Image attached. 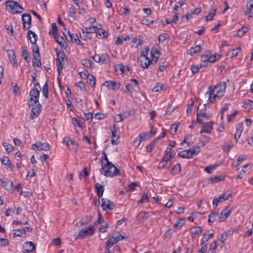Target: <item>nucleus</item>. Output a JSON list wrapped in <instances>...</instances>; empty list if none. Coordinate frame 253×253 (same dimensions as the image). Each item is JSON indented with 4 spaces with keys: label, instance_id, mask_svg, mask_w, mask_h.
Returning a JSON list of instances; mask_svg holds the SVG:
<instances>
[{
    "label": "nucleus",
    "instance_id": "0eeeda50",
    "mask_svg": "<svg viewBox=\"0 0 253 253\" xmlns=\"http://www.w3.org/2000/svg\"><path fill=\"white\" fill-rule=\"evenodd\" d=\"M56 55V64L57 66V71L58 74H60L63 67V65L64 64V62L66 59V55L63 52H57Z\"/></svg>",
    "mask_w": 253,
    "mask_h": 253
},
{
    "label": "nucleus",
    "instance_id": "c9c22d12",
    "mask_svg": "<svg viewBox=\"0 0 253 253\" xmlns=\"http://www.w3.org/2000/svg\"><path fill=\"white\" fill-rule=\"evenodd\" d=\"M54 38L55 41L60 45L61 47L64 45V40L62 37H59L58 35H55Z\"/></svg>",
    "mask_w": 253,
    "mask_h": 253
},
{
    "label": "nucleus",
    "instance_id": "680f3d73",
    "mask_svg": "<svg viewBox=\"0 0 253 253\" xmlns=\"http://www.w3.org/2000/svg\"><path fill=\"white\" fill-rule=\"evenodd\" d=\"M96 30H97V28L95 26H91L89 27H86L85 32L87 34L96 33Z\"/></svg>",
    "mask_w": 253,
    "mask_h": 253
},
{
    "label": "nucleus",
    "instance_id": "864d4df0",
    "mask_svg": "<svg viewBox=\"0 0 253 253\" xmlns=\"http://www.w3.org/2000/svg\"><path fill=\"white\" fill-rule=\"evenodd\" d=\"M202 67H203L202 65H193L191 67V70L193 74H195L197 73L200 69Z\"/></svg>",
    "mask_w": 253,
    "mask_h": 253
},
{
    "label": "nucleus",
    "instance_id": "39448f33",
    "mask_svg": "<svg viewBox=\"0 0 253 253\" xmlns=\"http://www.w3.org/2000/svg\"><path fill=\"white\" fill-rule=\"evenodd\" d=\"M199 151V147L198 146H194L190 149L180 152L178 154V156L182 158L190 159L192 158L194 156L197 155Z\"/></svg>",
    "mask_w": 253,
    "mask_h": 253
},
{
    "label": "nucleus",
    "instance_id": "b1692460",
    "mask_svg": "<svg viewBox=\"0 0 253 253\" xmlns=\"http://www.w3.org/2000/svg\"><path fill=\"white\" fill-rule=\"evenodd\" d=\"M7 55L10 63L14 66H17V63L15 59V55L13 50H7Z\"/></svg>",
    "mask_w": 253,
    "mask_h": 253
},
{
    "label": "nucleus",
    "instance_id": "e433bc0d",
    "mask_svg": "<svg viewBox=\"0 0 253 253\" xmlns=\"http://www.w3.org/2000/svg\"><path fill=\"white\" fill-rule=\"evenodd\" d=\"M111 235L117 240V242H119L125 239V237L123 235H122L119 232L117 231L113 232Z\"/></svg>",
    "mask_w": 253,
    "mask_h": 253
},
{
    "label": "nucleus",
    "instance_id": "20e7f679",
    "mask_svg": "<svg viewBox=\"0 0 253 253\" xmlns=\"http://www.w3.org/2000/svg\"><path fill=\"white\" fill-rule=\"evenodd\" d=\"M4 3L6 6V10L11 13H21L23 10V7L16 1L7 0Z\"/></svg>",
    "mask_w": 253,
    "mask_h": 253
},
{
    "label": "nucleus",
    "instance_id": "49530a36",
    "mask_svg": "<svg viewBox=\"0 0 253 253\" xmlns=\"http://www.w3.org/2000/svg\"><path fill=\"white\" fill-rule=\"evenodd\" d=\"M201 49V47L200 45H196L195 47H191L189 51L190 52V54L191 55L194 54L197 52L200 51Z\"/></svg>",
    "mask_w": 253,
    "mask_h": 253
},
{
    "label": "nucleus",
    "instance_id": "a18cd8bd",
    "mask_svg": "<svg viewBox=\"0 0 253 253\" xmlns=\"http://www.w3.org/2000/svg\"><path fill=\"white\" fill-rule=\"evenodd\" d=\"M40 56H36L35 58H33V66H34V67H39L41 66V61L40 59Z\"/></svg>",
    "mask_w": 253,
    "mask_h": 253
},
{
    "label": "nucleus",
    "instance_id": "423d86ee",
    "mask_svg": "<svg viewBox=\"0 0 253 253\" xmlns=\"http://www.w3.org/2000/svg\"><path fill=\"white\" fill-rule=\"evenodd\" d=\"M95 228L93 226H90L87 228H84L81 229L78 233V235L75 237V239L79 238H85L88 236L94 234Z\"/></svg>",
    "mask_w": 253,
    "mask_h": 253
},
{
    "label": "nucleus",
    "instance_id": "ddd939ff",
    "mask_svg": "<svg viewBox=\"0 0 253 253\" xmlns=\"http://www.w3.org/2000/svg\"><path fill=\"white\" fill-rule=\"evenodd\" d=\"M101 201V207L104 211H111L113 209V207H114L113 203L107 199L102 198Z\"/></svg>",
    "mask_w": 253,
    "mask_h": 253
},
{
    "label": "nucleus",
    "instance_id": "412c9836",
    "mask_svg": "<svg viewBox=\"0 0 253 253\" xmlns=\"http://www.w3.org/2000/svg\"><path fill=\"white\" fill-rule=\"evenodd\" d=\"M203 228L201 226L192 227L190 231V234L192 238H194L202 233Z\"/></svg>",
    "mask_w": 253,
    "mask_h": 253
},
{
    "label": "nucleus",
    "instance_id": "79ce46f5",
    "mask_svg": "<svg viewBox=\"0 0 253 253\" xmlns=\"http://www.w3.org/2000/svg\"><path fill=\"white\" fill-rule=\"evenodd\" d=\"M42 93L46 99L48 98V87L47 82H46L44 85L42 86Z\"/></svg>",
    "mask_w": 253,
    "mask_h": 253
},
{
    "label": "nucleus",
    "instance_id": "f03ea898",
    "mask_svg": "<svg viewBox=\"0 0 253 253\" xmlns=\"http://www.w3.org/2000/svg\"><path fill=\"white\" fill-rule=\"evenodd\" d=\"M226 88V84L224 82L219 83L214 87L210 86L205 95L208 96V100L210 102L213 103L216 99H219L224 95Z\"/></svg>",
    "mask_w": 253,
    "mask_h": 253
},
{
    "label": "nucleus",
    "instance_id": "4d7b16f0",
    "mask_svg": "<svg viewBox=\"0 0 253 253\" xmlns=\"http://www.w3.org/2000/svg\"><path fill=\"white\" fill-rule=\"evenodd\" d=\"M216 13V10L215 9H213L212 11H211L210 13L208 14V15L206 17V20L208 21H211V20L214 17L215 14Z\"/></svg>",
    "mask_w": 253,
    "mask_h": 253
},
{
    "label": "nucleus",
    "instance_id": "6e6d98bb",
    "mask_svg": "<svg viewBox=\"0 0 253 253\" xmlns=\"http://www.w3.org/2000/svg\"><path fill=\"white\" fill-rule=\"evenodd\" d=\"M185 224V220L183 219H179L177 220L174 226L177 228H180Z\"/></svg>",
    "mask_w": 253,
    "mask_h": 253
},
{
    "label": "nucleus",
    "instance_id": "8fccbe9b",
    "mask_svg": "<svg viewBox=\"0 0 253 253\" xmlns=\"http://www.w3.org/2000/svg\"><path fill=\"white\" fill-rule=\"evenodd\" d=\"M253 101L251 100H247L245 102L243 107L248 111H250L252 108Z\"/></svg>",
    "mask_w": 253,
    "mask_h": 253
},
{
    "label": "nucleus",
    "instance_id": "5701e85b",
    "mask_svg": "<svg viewBox=\"0 0 253 253\" xmlns=\"http://www.w3.org/2000/svg\"><path fill=\"white\" fill-rule=\"evenodd\" d=\"M151 55L152 57V60L155 64L157 63L158 59L160 56V53L159 51L156 48H153L151 50Z\"/></svg>",
    "mask_w": 253,
    "mask_h": 253
},
{
    "label": "nucleus",
    "instance_id": "603ef678",
    "mask_svg": "<svg viewBox=\"0 0 253 253\" xmlns=\"http://www.w3.org/2000/svg\"><path fill=\"white\" fill-rule=\"evenodd\" d=\"M213 236V233H211L209 235H207L206 234H204L203 235V238L201 239V242L205 243L208 242L209 240H210L211 238H212Z\"/></svg>",
    "mask_w": 253,
    "mask_h": 253
},
{
    "label": "nucleus",
    "instance_id": "7c9ffc66",
    "mask_svg": "<svg viewBox=\"0 0 253 253\" xmlns=\"http://www.w3.org/2000/svg\"><path fill=\"white\" fill-rule=\"evenodd\" d=\"M233 147V144L231 141H229L222 146V149L225 152H229L231 148Z\"/></svg>",
    "mask_w": 253,
    "mask_h": 253
},
{
    "label": "nucleus",
    "instance_id": "393cba45",
    "mask_svg": "<svg viewBox=\"0 0 253 253\" xmlns=\"http://www.w3.org/2000/svg\"><path fill=\"white\" fill-rule=\"evenodd\" d=\"M243 130V123H239L237 124L236 126V131L234 134V138L237 141L238 139L240 137L241 135Z\"/></svg>",
    "mask_w": 253,
    "mask_h": 253
},
{
    "label": "nucleus",
    "instance_id": "4c0bfd02",
    "mask_svg": "<svg viewBox=\"0 0 253 253\" xmlns=\"http://www.w3.org/2000/svg\"><path fill=\"white\" fill-rule=\"evenodd\" d=\"M1 183V186L5 189H8L12 184V182L10 180H6V181H3L2 180V181H0Z\"/></svg>",
    "mask_w": 253,
    "mask_h": 253
},
{
    "label": "nucleus",
    "instance_id": "0e129e2a",
    "mask_svg": "<svg viewBox=\"0 0 253 253\" xmlns=\"http://www.w3.org/2000/svg\"><path fill=\"white\" fill-rule=\"evenodd\" d=\"M61 242L59 238H54L51 240L50 245L51 246H59L61 244Z\"/></svg>",
    "mask_w": 253,
    "mask_h": 253
},
{
    "label": "nucleus",
    "instance_id": "f257e3e1",
    "mask_svg": "<svg viewBox=\"0 0 253 253\" xmlns=\"http://www.w3.org/2000/svg\"><path fill=\"white\" fill-rule=\"evenodd\" d=\"M39 90L36 87L32 88L29 92V99L27 100L29 106L32 107L30 115V119L34 120L40 114L42 105L39 101Z\"/></svg>",
    "mask_w": 253,
    "mask_h": 253
},
{
    "label": "nucleus",
    "instance_id": "ea45409f",
    "mask_svg": "<svg viewBox=\"0 0 253 253\" xmlns=\"http://www.w3.org/2000/svg\"><path fill=\"white\" fill-rule=\"evenodd\" d=\"M11 85L13 88V93L15 95H19L20 94V89L17 84L15 83H11Z\"/></svg>",
    "mask_w": 253,
    "mask_h": 253
},
{
    "label": "nucleus",
    "instance_id": "6e6552de",
    "mask_svg": "<svg viewBox=\"0 0 253 253\" xmlns=\"http://www.w3.org/2000/svg\"><path fill=\"white\" fill-rule=\"evenodd\" d=\"M65 32L67 33V34H68V36L66 35V34L65 33V32H63V34L68 42H75L79 45L80 44V41L77 34H71L69 31H68L67 29H65Z\"/></svg>",
    "mask_w": 253,
    "mask_h": 253
},
{
    "label": "nucleus",
    "instance_id": "c756f323",
    "mask_svg": "<svg viewBox=\"0 0 253 253\" xmlns=\"http://www.w3.org/2000/svg\"><path fill=\"white\" fill-rule=\"evenodd\" d=\"M241 51V48L238 47L235 49H232L230 50L228 53L227 55L229 56L230 57L233 58L236 57Z\"/></svg>",
    "mask_w": 253,
    "mask_h": 253
},
{
    "label": "nucleus",
    "instance_id": "338daca9",
    "mask_svg": "<svg viewBox=\"0 0 253 253\" xmlns=\"http://www.w3.org/2000/svg\"><path fill=\"white\" fill-rule=\"evenodd\" d=\"M169 65V63L168 62L164 61L160 65L159 70L161 72H163Z\"/></svg>",
    "mask_w": 253,
    "mask_h": 253
},
{
    "label": "nucleus",
    "instance_id": "f3484780",
    "mask_svg": "<svg viewBox=\"0 0 253 253\" xmlns=\"http://www.w3.org/2000/svg\"><path fill=\"white\" fill-rule=\"evenodd\" d=\"M245 15H248L249 18L253 17V0H250L246 5V8L244 10Z\"/></svg>",
    "mask_w": 253,
    "mask_h": 253
},
{
    "label": "nucleus",
    "instance_id": "6ab92c4d",
    "mask_svg": "<svg viewBox=\"0 0 253 253\" xmlns=\"http://www.w3.org/2000/svg\"><path fill=\"white\" fill-rule=\"evenodd\" d=\"M118 242L111 235L109 239L106 242L105 253H110V248Z\"/></svg>",
    "mask_w": 253,
    "mask_h": 253
},
{
    "label": "nucleus",
    "instance_id": "bb28decb",
    "mask_svg": "<svg viewBox=\"0 0 253 253\" xmlns=\"http://www.w3.org/2000/svg\"><path fill=\"white\" fill-rule=\"evenodd\" d=\"M28 38L30 41V42L32 44H36L37 42V35L36 34L32 31L31 30H29L28 32Z\"/></svg>",
    "mask_w": 253,
    "mask_h": 253
},
{
    "label": "nucleus",
    "instance_id": "dca6fc26",
    "mask_svg": "<svg viewBox=\"0 0 253 253\" xmlns=\"http://www.w3.org/2000/svg\"><path fill=\"white\" fill-rule=\"evenodd\" d=\"M104 85L110 89L117 90L120 88L121 86L120 83H118L115 81H106L104 83Z\"/></svg>",
    "mask_w": 253,
    "mask_h": 253
},
{
    "label": "nucleus",
    "instance_id": "4468645a",
    "mask_svg": "<svg viewBox=\"0 0 253 253\" xmlns=\"http://www.w3.org/2000/svg\"><path fill=\"white\" fill-rule=\"evenodd\" d=\"M214 124V122L212 121H211L205 123L202 129L201 130L200 133H211L213 128V125Z\"/></svg>",
    "mask_w": 253,
    "mask_h": 253
},
{
    "label": "nucleus",
    "instance_id": "a878e982",
    "mask_svg": "<svg viewBox=\"0 0 253 253\" xmlns=\"http://www.w3.org/2000/svg\"><path fill=\"white\" fill-rule=\"evenodd\" d=\"M95 188L96 189L97 195L98 196V198H101L104 191V186L99 184L98 183H97L95 185Z\"/></svg>",
    "mask_w": 253,
    "mask_h": 253
},
{
    "label": "nucleus",
    "instance_id": "9d476101",
    "mask_svg": "<svg viewBox=\"0 0 253 253\" xmlns=\"http://www.w3.org/2000/svg\"><path fill=\"white\" fill-rule=\"evenodd\" d=\"M232 196L231 193L226 192L221 195H220L218 197L215 198L213 200L212 204L216 207L218 205V203L220 202H223L225 200H227Z\"/></svg>",
    "mask_w": 253,
    "mask_h": 253
},
{
    "label": "nucleus",
    "instance_id": "1a4fd4ad",
    "mask_svg": "<svg viewBox=\"0 0 253 253\" xmlns=\"http://www.w3.org/2000/svg\"><path fill=\"white\" fill-rule=\"evenodd\" d=\"M23 28L24 30H28L31 26V16L29 13H24L22 15Z\"/></svg>",
    "mask_w": 253,
    "mask_h": 253
},
{
    "label": "nucleus",
    "instance_id": "cd10ccee",
    "mask_svg": "<svg viewBox=\"0 0 253 253\" xmlns=\"http://www.w3.org/2000/svg\"><path fill=\"white\" fill-rule=\"evenodd\" d=\"M25 252L30 253L35 249V245L32 242H26L25 243Z\"/></svg>",
    "mask_w": 253,
    "mask_h": 253
},
{
    "label": "nucleus",
    "instance_id": "13d9d810",
    "mask_svg": "<svg viewBox=\"0 0 253 253\" xmlns=\"http://www.w3.org/2000/svg\"><path fill=\"white\" fill-rule=\"evenodd\" d=\"M5 27L7 31V34L10 36L14 35L13 27L11 25L6 24Z\"/></svg>",
    "mask_w": 253,
    "mask_h": 253
},
{
    "label": "nucleus",
    "instance_id": "a19ab883",
    "mask_svg": "<svg viewBox=\"0 0 253 253\" xmlns=\"http://www.w3.org/2000/svg\"><path fill=\"white\" fill-rule=\"evenodd\" d=\"M92 217L90 215H86L85 217L83 218L80 220L81 225L87 224L89 222L91 221Z\"/></svg>",
    "mask_w": 253,
    "mask_h": 253
},
{
    "label": "nucleus",
    "instance_id": "473e14b6",
    "mask_svg": "<svg viewBox=\"0 0 253 253\" xmlns=\"http://www.w3.org/2000/svg\"><path fill=\"white\" fill-rule=\"evenodd\" d=\"M225 176L223 175H216L213 177H211L209 180L211 181L212 183H217L218 181H223L224 180Z\"/></svg>",
    "mask_w": 253,
    "mask_h": 253
},
{
    "label": "nucleus",
    "instance_id": "7ed1b4c3",
    "mask_svg": "<svg viewBox=\"0 0 253 253\" xmlns=\"http://www.w3.org/2000/svg\"><path fill=\"white\" fill-rule=\"evenodd\" d=\"M100 171L107 177H112L120 175V171L111 162H108L104 166H102Z\"/></svg>",
    "mask_w": 253,
    "mask_h": 253
},
{
    "label": "nucleus",
    "instance_id": "de8ad7c7",
    "mask_svg": "<svg viewBox=\"0 0 253 253\" xmlns=\"http://www.w3.org/2000/svg\"><path fill=\"white\" fill-rule=\"evenodd\" d=\"M149 198L148 195L146 193H144L142 196L141 198L137 201V204H142L148 202Z\"/></svg>",
    "mask_w": 253,
    "mask_h": 253
},
{
    "label": "nucleus",
    "instance_id": "58836bf2",
    "mask_svg": "<svg viewBox=\"0 0 253 253\" xmlns=\"http://www.w3.org/2000/svg\"><path fill=\"white\" fill-rule=\"evenodd\" d=\"M248 31V28L247 27H243L237 31L236 36L238 37H242Z\"/></svg>",
    "mask_w": 253,
    "mask_h": 253
},
{
    "label": "nucleus",
    "instance_id": "774afa93",
    "mask_svg": "<svg viewBox=\"0 0 253 253\" xmlns=\"http://www.w3.org/2000/svg\"><path fill=\"white\" fill-rule=\"evenodd\" d=\"M201 249L199 251L200 253H206L207 250V244L201 242Z\"/></svg>",
    "mask_w": 253,
    "mask_h": 253
},
{
    "label": "nucleus",
    "instance_id": "5fc2aeb1",
    "mask_svg": "<svg viewBox=\"0 0 253 253\" xmlns=\"http://www.w3.org/2000/svg\"><path fill=\"white\" fill-rule=\"evenodd\" d=\"M217 167L216 165H211L205 168L204 171H206L209 173H211V172L216 168Z\"/></svg>",
    "mask_w": 253,
    "mask_h": 253
},
{
    "label": "nucleus",
    "instance_id": "bf43d9fd",
    "mask_svg": "<svg viewBox=\"0 0 253 253\" xmlns=\"http://www.w3.org/2000/svg\"><path fill=\"white\" fill-rule=\"evenodd\" d=\"M22 56L24 60L27 62H29V60L28 59V52L25 47H22Z\"/></svg>",
    "mask_w": 253,
    "mask_h": 253
},
{
    "label": "nucleus",
    "instance_id": "e2e57ef3",
    "mask_svg": "<svg viewBox=\"0 0 253 253\" xmlns=\"http://www.w3.org/2000/svg\"><path fill=\"white\" fill-rule=\"evenodd\" d=\"M185 2V0H179L175 4L173 8V10L177 11L179 7H180L183 4H184Z\"/></svg>",
    "mask_w": 253,
    "mask_h": 253
},
{
    "label": "nucleus",
    "instance_id": "9b49d317",
    "mask_svg": "<svg viewBox=\"0 0 253 253\" xmlns=\"http://www.w3.org/2000/svg\"><path fill=\"white\" fill-rule=\"evenodd\" d=\"M32 148L35 150L41 151H49L50 148L49 144L47 143H42L37 142L33 144L32 146Z\"/></svg>",
    "mask_w": 253,
    "mask_h": 253
},
{
    "label": "nucleus",
    "instance_id": "f704fd0d",
    "mask_svg": "<svg viewBox=\"0 0 253 253\" xmlns=\"http://www.w3.org/2000/svg\"><path fill=\"white\" fill-rule=\"evenodd\" d=\"M32 50L33 52V58H35L36 56H40L39 48L38 45L36 44H32Z\"/></svg>",
    "mask_w": 253,
    "mask_h": 253
},
{
    "label": "nucleus",
    "instance_id": "aec40b11",
    "mask_svg": "<svg viewBox=\"0 0 253 253\" xmlns=\"http://www.w3.org/2000/svg\"><path fill=\"white\" fill-rule=\"evenodd\" d=\"M232 211V209L229 207H227L221 212L219 216V221L222 222L224 221L230 215Z\"/></svg>",
    "mask_w": 253,
    "mask_h": 253
},
{
    "label": "nucleus",
    "instance_id": "37998d69",
    "mask_svg": "<svg viewBox=\"0 0 253 253\" xmlns=\"http://www.w3.org/2000/svg\"><path fill=\"white\" fill-rule=\"evenodd\" d=\"M181 171V165L180 164H176L171 169V173L175 175L179 173Z\"/></svg>",
    "mask_w": 253,
    "mask_h": 253
},
{
    "label": "nucleus",
    "instance_id": "09e8293b",
    "mask_svg": "<svg viewBox=\"0 0 253 253\" xmlns=\"http://www.w3.org/2000/svg\"><path fill=\"white\" fill-rule=\"evenodd\" d=\"M49 34H52L53 36L57 35V27L55 23H53L51 25V30L49 32Z\"/></svg>",
    "mask_w": 253,
    "mask_h": 253
},
{
    "label": "nucleus",
    "instance_id": "4be33fe9",
    "mask_svg": "<svg viewBox=\"0 0 253 253\" xmlns=\"http://www.w3.org/2000/svg\"><path fill=\"white\" fill-rule=\"evenodd\" d=\"M151 55L152 57V60L155 64L157 63L158 59L160 56V53L159 51L156 48H153L151 50Z\"/></svg>",
    "mask_w": 253,
    "mask_h": 253
},
{
    "label": "nucleus",
    "instance_id": "2eb2a0df",
    "mask_svg": "<svg viewBox=\"0 0 253 253\" xmlns=\"http://www.w3.org/2000/svg\"><path fill=\"white\" fill-rule=\"evenodd\" d=\"M116 126V125L113 124V126L110 128L112 134L111 140V143L112 144H117L119 143L118 140L120 138L119 135L116 134L117 130Z\"/></svg>",
    "mask_w": 253,
    "mask_h": 253
},
{
    "label": "nucleus",
    "instance_id": "c85d7f7f",
    "mask_svg": "<svg viewBox=\"0 0 253 253\" xmlns=\"http://www.w3.org/2000/svg\"><path fill=\"white\" fill-rule=\"evenodd\" d=\"M96 34L99 39H104L108 36L107 32L102 29H97Z\"/></svg>",
    "mask_w": 253,
    "mask_h": 253
},
{
    "label": "nucleus",
    "instance_id": "69168bd1",
    "mask_svg": "<svg viewBox=\"0 0 253 253\" xmlns=\"http://www.w3.org/2000/svg\"><path fill=\"white\" fill-rule=\"evenodd\" d=\"M13 236L14 237H26V236L24 235V232H22V230H21V229L16 230V232L13 233Z\"/></svg>",
    "mask_w": 253,
    "mask_h": 253
},
{
    "label": "nucleus",
    "instance_id": "f8f14e48",
    "mask_svg": "<svg viewBox=\"0 0 253 253\" xmlns=\"http://www.w3.org/2000/svg\"><path fill=\"white\" fill-rule=\"evenodd\" d=\"M137 60L140 62V66L143 68H148L150 64H154L153 61L147 56H140L137 58Z\"/></svg>",
    "mask_w": 253,
    "mask_h": 253
},
{
    "label": "nucleus",
    "instance_id": "2f4dec72",
    "mask_svg": "<svg viewBox=\"0 0 253 253\" xmlns=\"http://www.w3.org/2000/svg\"><path fill=\"white\" fill-rule=\"evenodd\" d=\"M217 241H215L212 242L210 245V248L209 249V250L208 251V253H214L215 252V250H216L217 248Z\"/></svg>",
    "mask_w": 253,
    "mask_h": 253
},
{
    "label": "nucleus",
    "instance_id": "3c124183",
    "mask_svg": "<svg viewBox=\"0 0 253 253\" xmlns=\"http://www.w3.org/2000/svg\"><path fill=\"white\" fill-rule=\"evenodd\" d=\"M139 136L140 138V139L143 140H145L151 138L150 134L148 132H142L140 133Z\"/></svg>",
    "mask_w": 253,
    "mask_h": 253
},
{
    "label": "nucleus",
    "instance_id": "c03bdc74",
    "mask_svg": "<svg viewBox=\"0 0 253 253\" xmlns=\"http://www.w3.org/2000/svg\"><path fill=\"white\" fill-rule=\"evenodd\" d=\"M100 55V62L107 63L109 61V56L108 54H101Z\"/></svg>",
    "mask_w": 253,
    "mask_h": 253
},
{
    "label": "nucleus",
    "instance_id": "a211bd4d",
    "mask_svg": "<svg viewBox=\"0 0 253 253\" xmlns=\"http://www.w3.org/2000/svg\"><path fill=\"white\" fill-rule=\"evenodd\" d=\"M63 142L71 150L76 149L77 147V143L69 137H65L63 139Z\"/></svg>",
    "mask_w": 253,
    "mask_h": 253
},
{
    "label": "nucleus",
    "instance_id": "052dcab7",
    "mask_svg": "<svg viewBox=\"0 0 253 253\" xmlns=\"http://www.w3.org/2000/svg\"><path fill=\"white\" fill-rule=\"evenodd\" d=\"M93 62L88 59H84L82 61V64L87 68L91 67V64Z\"/></svg>",
    "mask_w": 253,
    "mask_h": 253
},
{
    "label": "nucleus",
    "instance_id": "72a5a7b5",
    "mask_svg": "<svg viewBox=\"0 0 253 253\" xmlns=\"http://www.w3.org/2000/svg\"><path fill=\"white\" fill-rule=\"evenodd\" d=\"M1 163L5 166H8V168L10 169V171H12V167L11 162L7 157L3 156L1 160Z\"/></svg>",
    "mask_w": 253,
    "mask_h": 253
}]
</instances>
